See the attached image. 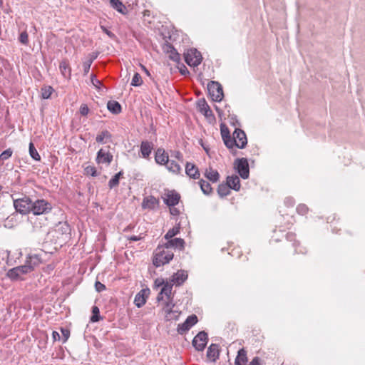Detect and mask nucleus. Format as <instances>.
<instances>
[{
	"label": "nucleus",
	"instance_id": "1",
	"mask_svg": "<svg viewBox=\"0 0 365 365\" xmlns=\"http://www.w3.org/2000/svg\"><path fill=\"white\" fill-rule=\"evenodd\" d=\"M174 257L171 250L164 245H159L155 250L153 264L158 267L170 262Z\"/></svg>",
	"mask_w": 365,
	"mask_h": 365
},
{
	"label": "nucleus",
	"instance_id": "2",
	"mask_svg": "<svg viewBox=\"0 0 365 365\" xmlns=\"http://www.w3.org/2000/svg\"><path fill=\"white\" fill-rule=\"evenodd\" d=\"M14 206L18 212L26 215L31 212L32 200L25 195L21 198L14 200Z\"/></svg>",
	"mask_w": 365,
	"mask_h": 365
},
{
	"label": "nucleus",
	"instance_id": "3",
	"mask_svg": "<svg viewBox=\"0 0 365 365\" xmlns=\"http://www.w3.org/2000/svg\"><path fill=\"white\" fill-rule=\"evenodd\" d=\"M207 90L213 101L220 102L223 97V90L221 84L217 81H211L207 85Z\"/></svg>",
	"mask_w": 365,
	"mask_h": 365
},
{
	"label": "nucleus",
	"instance_id": "4",
	"mask_svg": "<svg viewBox=\"0 0 365 365\" xmlns=\"http://www.w3.org/2000/svg\"><path fill=\"white\" fill-rule=\"evenodd\" d=\"M52 209L51 203L45 200H36L32 201L31 212L35 215H39L49 212Z\"/></svg>",
	"mask_w": 365,
	"mask_h": 365
},
{
	"label": "nucleus",
	"instance_id": "5",
	"mask_svg": "<svg viewBox=\"0 0 365 365\" xmlns=\"http://www.w3.org/2000/svg\"><path fill=\"white\" fill-rule=\"evenodd\" d=\"M185 61L190 66H197L201 63L202 57L196 48H190L184 53Z\"/></svg>",
	"mask_w": 365,
	"mask_h": 365
},
{
	"label": "nucleus",
	"instance_id": "6",
	"mask_svg": "<svg viewBox=\"0 0 365 365\" xmlns=\"http://www.w3.org/2000/svg\"><path fill=\"white\" fill-rule=\"evenodd\" d=\"M30 267L31 266L26 265L25 264L15 267L7 272L6 276L11 280H19L21 279V275L31 272Z\"/></svg>",
	"mask_w": 365,
	"mask_h": 365
},
{
	"label": "nucleus",
	"instance_id": "7",
	"mask_svg": "<svg viewBox=\"0 0 365 365\" xmlns=\"http://www.w3.org/2000/svg\"><path fill=\"white\" fill-rule=\"evenodd\" d=\"M235 169L242 179H247L250 175L248 161L246 158L236 159L235 161Z\"/></svg>",
	"mask_w": 365,
	"mask_h": 365
},
{
	"label": "nucleus",
	"instance_id": "8",
	"mask_svg": "<svg viewBox=\"0 0 365 365\" xmlns=\"http://www.w3.org/2000/svg\"><path fill=\"white\" fill-rule=\"evenodd\" d=\"M207 341V333L205 331H201L194 337L192 344L197 351H202L206 347Z\"/></svg>",
	"mask_w": 365,
	"mask_h": 365
},
{
	"label": "nucleus",
	"instance_id": "9",
	"mask_svg": "<svg viewBox=\"0 0 365 365\" xmlns=\"http://www.w3.org/2000/svg\"><path fill=\"white\" fill-rule=\"evenodd\" d=\"M197 108L208 120H214L215 115L205 98H200L197 102Z\"/></svg>",
	"mask_w": 365,
	"mask_h": 365
},
{
	"label": "nucleus",
	"instance_id": "10",
	"mask_svg": "<svg viewBox=\"0 0 365 365\" xmlns=\"http://www.w3.org/2000/svg\"><path fill=\"white\" fill-rule=\"evenodd\" d=\"M233 137L236 147L240 149L245 148L247 143V139L245 133L242 130L236 128L233 133Z\"/></svg>",
	"mask_w": 365,
	"mask_h": 365
},
{
	"label": "nucleus",
	"instance_id": "11",
	"mask_svg": "<svg viewBox=\"0 0 365 365\" xmlns=\"http://www.w3.org/2000/svg\"><path fill=\"white\" fill-rule=\"evenodd\" d=\"M42 255L43 253L41 252L30 254L28 255L25 264L31 266V272L33 271L36 267L43 262Z\"/></svg>",
	"mask_w": 365,
	"mask_h": 365
},
{
	"label": "nucleus",
	"instance_id": "12",
	"mask_svg": "<svg viewBox=\"0 0 365 365\" xmlns=\"http://www.w3.org/2000/svg\"><path fill=\"white\" fill-rule=\"evenodd\" d=\"M174 304L172 302H165V306L163 307V311L165 313V319L167 321L177 320L180 315L178 311L173 310Z\"/></svg>",
	"mask_w": 365,
	"mask_h": 365
},
{
	"label": "nucleus",
	"instance_id": "13",
	"mask_svg": "<svg viewBox=\"0 0 365 365\" xmlns=\"http://www.w3.org/2000/svg\"><path fill=\"white\" fill-rule=\"evenodd\" d=\"M113 155L109 151H106L101 148L97 153L96 162L99 164H110L113 160Z\"/></svg>",
	"mask_w": 365,
	"mask_h": 365
},
{
	"label": "nucleus",
	"instance_id": "14",
	"mask_svg": "<svg viewBox=\"0 0 365 365\" xmlns=\"http://www.w3.org/2000/svg\"><path fill=\"white\" fill-rule=\"evenodd\" d=\"M153 149V144L152 142L148 140H143L140 143V150L141 155L143 158L148 159Z\"/></svg>",
	"mask_w": 365,
	"mask_h": 365
},
{
	"label": "nucleus",
	"instance_id": "15",
	"mask_svg": "<svg viewBox=\"0 0 365 365\" xmlns=\"http://www.w3.org/2000/svg\"><path fill=\"white\" fill-rule=\"evenodd\" d=\"M180 199V194L173 190L167 194L164 202L168 207H174L178 204Z\"/></svg>",
	"mask_w": 365,
	"mask_h": 365
},
{
	"label": "nucleus",
	"instance_id": "16",
	"mask_svg": "<svg viewBox=\"0 0 365 365\" xmlns=\"http://www.w3.org/2000/svg\"><path fill=\"white\" fill-rule=\"evenodd\" d=\"M187 273L185 270L178 271L172 276L171 282L173 284H175L177 286L182 284L187 279Z\"/></svg>",
	"mask_w": 365,
	"mask_h": 365
},
{
	"label": "nucleus",
	"instance_id": "17",
	"mask_svg": "<svg viewBox=\"0 0 365 365\" xmlns=\"http://www.w3.org/2000/svg\"><path fill=\"white\" fill-rule=\"evenodd\" d=\"M163 50L169 55L170 59L175 62H179L180 60V54L176 49L170 43H165L163 46Z\"/></svg>",
	"mask_w": 365,
	"mask_h": 365
},
{
	"label": "nucleus",
	"instance_id": "18",
	"mask_svg": "<svg viewBox=\"0 0 365 365\" xmlns=\"http://www.w3.org/2000/svg\"><path fill=\"white\" fill-rule=\"evenodd\" d=\"M159 204V200L153 195L144 197L142 202L143 209L154 210Z\"/></svg>",
	"mask_w": 365,
	"mask_h": 365
},
{
	"label": "nucleus",
	"instance_id": "19",
	"mask_svg": "<svg viewBox=\"0 0 365 365\" xmlns=\"http://www.w3.org/2000/svg\"><path fill=\"white\" fill-rule=\"evenodd\" d=\"M169 159L168 153L163 148H159L155 153V160L159 165H165Z\"/></svg>",
	"mask_w": 365,
	"mask_h": 365
},
{
	"label": "nucleus",
	"instance_id": "20",
	"mask_svg": "<svg viewBox=\"0 0 365 365\" xmlns=\"http://www.w3.org/2000/svg\"><path fill=\"white\" fill-rule=\"evenodd\" d=\"M219 345L216 344H210L207 351V357L212 361H215L219 358Z\"/></svg>",
	"mask_w": 365,
	"mask_h": 365
},
{
	"label": "nucleus",
	"instance_id": "21",
	"mask_svg": "<svg viewBox=\"0 0 365 365\" xmlns=\"http://www.w3.org/2000/svg\"><path fill=\"white\" fill-rule=\"evenodd\" d=\"M165 247H168L169 250L173 247L183 250L185 247V241L182 238H174L167 241L163 244Z\"/></svg>",
	"mask_w": 365,
	"mask_h": 365
},
{
	"label": "nucleus",
	"instance_id": "22",
	"mask_svg": "<svg viewBox=\"0 0 365 365\" xmlns=\"http://www.w3.org/2000/svg\"><path fill=\"white\" fill-rule=\"evenodd\" d=\"M185 173L191 178L198 179L200 173L198 168L191 163H187L185 165Z\"/></svg>",
	"mask_w": 365,
	"mask_h": 365
},
{
	"label": "nucleus",
	"instance_id": "23",
	"mask_svg": "<svg viewBox=\"0 0 365 365\" xmlns=\"http://www.w3.org/2000/svg\"><path fill=\"white\" fill-rule=\"evenodd\" d=\"M226 183L230 189L235 191H238L240 189V180L237 175L228 176Z\"/></svg>",
	"mask_w": 365,
	"mask_h": 365
},
{
	"label": "nucleus",
	"instance_id": "24",
	"mask_svg": "<svg viewBox=\"0 0 365 365\" xmlns=\"http://www.w3.org/2000/svg\"><path fill=\"white\" fill-rule=\"evenodd\" d=\"M173 284L166 282L165 285L162 287L161 292L163 293L164 296L166 297V302H173V297H172V290H173Z\"/></svg>",
	"mask_w": 365,
	"mask_h": 365
},
{
	"label": "nucleus",
	"instance_id": "25",
	"mask_svg": "<svg viewBox=\"0 0 365 365\" xmlns=\"http://www.w3.org/2000/svg\"><path fill=\"white\" fill-rule=\"evenodd\" d=\"M107 108L113 114H119L122 110L121 105L115 101H109L107 103Z\"/></svg>",
	"mask_w": 365,
	"mask_h": 365
},
{
	"label": "nucleus",
	"instance_id": "26",
	"mask_svg": "<svg viewBox=\"0 0 365 365\" xmlns=\"http://www.w3.org/2000/svg\"><path fill=\"white\" fill-rule=\"evenodd\" d=\"M247 361V351L244 349L238 351L237 356L235 359V365H245Z\"/></svg>",
	"mask_w": 365,
	"mask_h": 365
},
{
	"label": "nucleus",
	"instance_id": "27",
	"mask_svg": "<svg viewBox=\"0 0 365 365\" xmlns=\"http://www.w3.org/2000/svg\"><path fill=\"white\" fill-rule=\"evenodd\" d=\"M109 1L112 8L122 14H126L127 9L120 0H109Z\"/></svg>",
	"mask_w": 365,
	"mask_h": 365
},
{
	"label": "nucleus",
	"instance_id": "28",
	"mask_svg": "<svg viewBox=\"0 0 365 365\" xmlns=\"http://www.w3.org/2000/svg\"><path fill=\"white\" fill-rule=\"evenodd\" d=\"M167 169L175 174H180L181 172L180 165L173 160H169L168 163H165Z\"/></svg>",
	"mask_w": 365,
	"mask_h": 365
},
{
	"label": "nucleus",
	"instance_id": "29",
	"mask_svg": "<svg viewBox=\"0 0 365 365\" xmlns=\"http://www.w3.org/2000/svg\"><path fill=\"white\" fill-rule=\"evenodd\" d=\"M205 176L212 182H217L220 178L219 173L217 170L212 169L211 168L206 170Z\"/></svg>",
	"mask_w": 365,
	"mask_h": 365
},
{
	"label": "nucleus",
	"instance_id": "30",
	"mask_svg": "<svg viewBox=\"0 0 365 365\" xmlns=\"http://www.w3.org/2000/svg\"><path fill=\"white\" fill-rule=\"evenodd\" d=\"M60 71L64 77H70L71 69L67 60H63L59 65Z\"/></svg>",
	"mask_w": 365,
	"mask_h": 365
},
{
	"label": "nucleus",
	"instance_id": "31",
	"mask_svg": "<svg viewBox=\"0 0 365 365\" xmlns=\"http://www.w3.org/2000/svg\"><path fill=\"white\" fill-rule=\"evenodd\" d=\"M112 138V135L109 131L105 130L98 133L96 138V140L98 143H106L108 140Z\"/></svg>",
	"mask_w": 365,
	"mask_h": 365
},
{
	"label": "nucleus",
	"instance_id": "32",
	"mask_svg": "<svg viewBox=\"0 0 365 365\" xmlns=\"http://www.w3.org/2000/svg\"><path fill=\"white\" fill-rule=\"evenodd\" d=\"M180 224L178 223L176 226L173 227V228L170 229L165 235L164 236V238L168 241L171 240L173 237L177 235L180 232Z\"/></svg>",
	"mask_w": 365,
	"mask_h": 365
},
{
	"label": "nucleus",
	"instance_id": "33",
	"mask_svg": "<svg viewBox=\"0 0 365 365\" xmlns=\"http://www.w3.org/2000/svg\"><path fill=\"white\" fill-rule=\"evenodd\" d=\"M230 192V188L227 183H221L219 185L217 188V193L221 197L228 195Z\"/></svg>",
	"mask_w": 365,
	"mask_h": 365
},
{
	"label": "nucleus",
	"instance_id": "34",
	"mask_svg": "<svg viewBox=\"0 0 365 365\" xmlns=\"http://www.w3.org/2000/svg\"><path fill=\"white\" fill-rule=\"evenodd\" d=\"M198 183L200 185L202 192L205 195H210L212 192V189L210 182L204 180H200Z\"/></svg>",
	"mask_w": 365,
	"mask_h": 365
},
{
	"label": "nucleus",
	"instance_id": "35",
	"mask_svg": "<svg viewBox=\"0 0 365 365\" xmlns=\"http://www.w3.org/2000/svg\"><path fill=\"white\" fill-rule=\"evenodd\" d=\"M29 150L30 156L36 161L41 160V156L38 154L37 150L36 149L34 143L31 142L29 145Z\"/></svg>",
	"mask_w": 365,
	"mask_h": 365
},
{
	"label": "nucleus",
	"instance_id": "36",
	"mask_svg": "<svg viewBox=\"0 0 365 365\" xmlns=\"http://www.w3.org/2000/svg\"><path fill=\"white\" fill-rule=\"evenodd\" d=\"M102 317L100 315V310L97 306H93L92 307V316L91 317L90 321L91 322H98Z\"/></svg>",
	"mask_w": 365,
	"mask_h": 365
},
{
	"label": "nucleus",
	"instance_id": "37",
	"mask_svg": "<svg viewBox=\"0 0 365 365\" xmlns=\"http://www.w3.org/2000/svg\"><path fill=\"white\" fill-rule=\"evenodd\" d=\"M146 302V300L143 294L138 293L134 299V303L138 308L143 307Z\"/></svg>",
	"mask_w": 365,
	"mask_h": 365
},
{
	"label": "nucleus",
	"instance_id": "38",
	"mask_svg": "<svg viewBox=\"0 0 365 365\" xmlns=\"http://www.w3.org/2000/svg\"><path fill=\"white\" fill-rule=\"evenodd\" d=\"M53 89L51 86H45L41 88V96L43 99H48L52 94Z\"/></svg>",
	"mask_w": 365,
	"mask_h": 365
},
{
	"label": "nucleus",
	"instance_id": "39",
	"mask_svg": "<svg viewBox=\"0 0 365 365\" xmlns=\"http://www.w3.org/2000/svg\"><path fill=\"white\" fill-rule=\"evenodd\" d=\"M143 83V80L140 75L138 73H135L132 78L131 86H140Z\"/></svg>",
	"mask_w": 365,
	"mask_h": 365
},
{
	"label": "nucleus",
	"instance_id": "40",
	"mask_svg": "<svg viewBox=\"0 0 365 365\" xmlns=\"http://www.w3.org/2000/svg\"><path fill=\"white\" fill-rule=\"evenodd\" d=\"M185 322H186V324H188V325L191 328L192 326L197 323L198 319L195 314H192L188 316Z\"/></svg>",
	"mask_w": 365,
	"mask_h": 365
},
{
	"label": "nucleus",
	"instance_id": "41",
	"mask_svg": "<svg viewBox=\"0 0 365 365\" xmlns=\"http://www.w3.org/2000/svg\"><path fill=\"white\" fill-rule=\"evenodd\" d=\"M85 174L93 177L97 176V170L95 167L88 165L84 169Z\"/></svg>",
	"mask_w": 365,
	"mask_h": 365
},
{
	"label": "nucleus",
	"instance_id": "42",
	"mask_svg": "<svg viewBox=\"0 0 365 365\" xmlns=\"http://www.w3.org/2000/svg\"><path fill=\"white\" fill-rule=\"evenodd\" d=\"M19 41L24 45L29 43V35L26 31H22L19 37Z\"/></svg>",
	"mask_w": 365,
	"mask_h": 365
},
{
	"label": "nucleus",
	"instance_id": "43",
	"mask_svg": "<svg viewBox=\"0 0 365 365\" xmlns=\"http://www.w3.org/2000/svg\"><path fill=\"white\" fill-rule=\"evenodd\" d=\"M220 130H221V135H222V140L224 138H228V137L231 136L230 133V130L225 125L221 124Z\"/></svg>",
	"mask_w": 365,
	"mask_h": 365
},
{
	"label": "nucleus",
	"instance_id": "44",
	"mask_svg": "<svg viewBox=\"0 0 365 365\" xmlns=\"http://www.w3.org/2000/svg\"><path fill=\"white\" fill-rule=\"evenodd\" d=\"M190 329L188 324H186V322H184L182 324H178V332L180 334H182L184 332L188 331Z\"/></svg>",
	"mask_w": 365,
	"mask_h": 365
},
{
	"label": "nucleus",
	"instance_id": "45",
	"mask_svg": "<svg viewBox=\"0 0 365 365\" xmlns=\"http://www.w3.org/2000/svg\"><path fill=\"white\" fill-rule=\"evenodd\" d=\"M12 153L11 148L6 149L0 154V160L4 161L9 159L11 156Z\"/></svg>",
	"mask_w": 365,
	"mask_h": 365
},
{
	"label": "nucleus",
	"instance_id": "46",
	"mask_svg": "<svg viewBox=\"0 0 365 365\" xmlns=\"http://www.w3.org/2000/svg\"><path fill=\"white\" fill-rule=\"evenodd\" d=\"M223 141L227 148H232L234 146H235L234 137L232 138L230 136L228 137V138H224Z\"/></svg>",
	"mask_w": 365,
	"mask_h": 365
},
{
	"label": "nucleus",
	"instance_id": "47",
	"mask_svg": "<svg viewBox=\"0 0 365 365\" xmlns=\"http://www.w3.org/2000/svg\"><path fill=\"white\" fill-rule=\"evenodd\" d=\"M58 226V229L61 230L62 233L66 234V233H68L71 230L70 226L67 222H63V223L60 222Z\"/></svg>",
	"mask_w": 365,
	"mask_h": 365
},
{
	"label": "nucleus",
	"instance_id": "48",
	"mask_svg": "<svg viewBox=\"0 0 365 365\" xmlns=\"http://www.w3.org/2000/svg\"><path fill=\"white\" fill-rule=\"evenodd\" d=\"M286 238L288 241L289 242H293V246L294 247H296L297 245L299 244V242L297 241H296V235L295 234L292 233V232H289L286 235Z\"/></svg>",
	"mask_w": 365,
	"mask_h": 365
},
{
	"label": "nucleus",
	"instance_id": "49",
	"mask_svg": "<svg viewBox=\"0 0 365 365\" xmlns=\"http://www.w3.org/2000/svg\"><path fill=\"white\" fill-rule=\"evenodd\" d=\"M119 184V179L115 177V176H113L108 182V186L110 189L118 186Z\"/></svg>",
	"mask_w": 365,
	"mask_h": 365
},
{
	"label": "nucleus",
	"instance_id": "50",
	"mask_svg": "<svg viewBox=\"0 0 365 365\" xmlns=\"http://www.w3.org/2000/svg\"><path fill=\"white\" fill-rule=\"evenodd\" d=\"M92 63H93L91 62V61H88V60H86L85 62H83V68L84 75H87L88 74V73L90 71V68H91V66L92 65Z\"/></svg>",
	"mask_w": 365,
	"mask_h": 365
},
{
	"label": "nucleus",
	"instance_id": "51",
	"mask_svg": "<svg viewBox=\"0 0 365 365\" xmlns=\"http://www.w3.org/2000/svg\"><path fill=\"white\" fill-rule=\"evenodd\" d=\"M95 288L98 292H101L106 289V286L101 282L96 281L95 283Z\"/></svg>",
	"mask_w": 365,
	"mask_h": 365
},
{
	"label": "nucleus",
	"instance_id": "52",
	"mask_svg": "<svg viewBox=\"0 0 365 365\" xmlns=\"http://www.w3.org/2000/svg\"><path fill=\"white\" fill-rule=\"evenodd\" d=\"M91 79L92 84L96 88H99V86L101 85V82L96 78V75L92 74L91 76Z\"/></svg>",
	"mask_w": 365,
	"mask_h": 365
},
{
	"label": "nucleus",
	"instance_id": "53",
	"mask_svg": "<svg viewBox=\"0 0 365 365\" xmlns=\"http://www.w3.org/2000/svg\"><path fill=\"white\" fill-rule=\"evenodd\" d=\"M297 212L301 215H304L307 210L308 208L305 205H299L297 208Z\"/></svg>",
	"mask_w": 365,
	"mask_h": 365
},
{
	"label": "nucleus",
	"instance_id": "54",
	"mask_svg": "<svg viewBox=\"0 0 365 365\" xmlns=\"http://www.w3.org/2000/svg\"><path fill=\"white\" fill-rule=\"evenodd\" d=\"M89 109L87 105L82 104L80 107V113L82 115H86L88 113Z\"/></svg>",
	"mask_w": 365,
	"mask_h": 365
},
{
	"label": "nucleus",
	"instance_id": "55",
	"mask_svg": "<svg viewBox=\"0 0 365 365\" xmlns=\"http://www.w3.org/2000/svg\"><path fill=\"white\" fill-rule=\"evenodd\" d=\"M61 331L62 335L63 336V342H66L68 340V339L69 338L70 331H69V330L64 329V328H61Z\"/></svg>",
	"mask_w": 365,
	"mask_h": 365
},
{
	"label": "nucleus",
	"instance_id": "56",
	"mask_svg": "<svg viewBox=\"0 0 365 365\" xmlns=\"http://www.w3.org/2000/svg\"><path fill=\"white\" fill-rule=\"evenodd\" d=\"M166 282L164 281L163 279H161V278H158L155 280V286L156 287H161V286H164Z\"/></svg>",
	"mask_w": 365,
	"mask_h": 365
},
{
	"label": "nucleus",
	"instance_id": "57",
	"mask_svg": "<svg viewBox=\"0 0 365 365\" xmlns=\"http://www.w3.org/2000/svg\"><path fill=\"white\" fill-rule=\"evenodd\" d=\"M98 52H93L92 53L89 54V58L88 61H91V62H93L94 60H96L98 58Z\"/></svg>",
	"mask_w": 365,
	"mask_h": 365
},
{
	"label": "nucleus",
	"instance_id": "58",
	"mask_svg": "<svg viewBox=\"0 0 365 365\" xmlns=\"http://www.w3.org/2000/svg\"><path fill=\"white\" fill-rule=\"evenodd\" d=\"M250 365H261L259 358L257 356L254 357L253 359L251 361Z\"/></svg>",
	"mask_w": 365,
	"mask_h": 365
},
{
	"label": "nucleus",
	"instance_id": "59",
	"mask_svg": "<svg viewBox=\"0 0 365 365\" xmlns=\"http://www.w3.org/2000/svg\"><path fill=\"white\" fill-rule=\"evenodd\" d=\"M174 157L178 159V160L182 162L183 160V156L182 154L180 151H175Z\"/></svg>",
	"mask_w": 365,
	"mask_h": 365
},
{
	"label": "nucleus",
	"instance_id": "60",
	"mask_svg": "<svg viewBox=\"0 0 365 365\" xmlns=\"http://www.w3.org/2000/svg\"><path fill=\"white\" fill-rule=\"evenodd\" d=\"M52 336L54 341H58L61 339L60 334L56 331H53Z\"/></svg>",
	"mask_w": 365,
	"mask_h": 365
},
{
	"label": "nucleus",
	"instance_id": "61",
	"mask_svg": "<svg viewBox=\"0 0 365 365\" xmlns=\"http://www.w3.org/2000/svg\"><path fill=\"white\" fill-rule=\"evenodd\" d=\"M101 28H102V30L103 31V32L106 33L108 36H110V37L115 36V35L111 31L108 30L106 28H105L103 26H101Z\"/></svg>",
	"mask_w": 365,
	"mask_h": 365
},
{
	"label": "nucleus",
	"instance_id": "62",
	"mask_svg": "<svg viewBox=\"0 0 365 365\" xmlns=\"http://www.w3.org/2000/svg\"><path fill=\"white\" fill-rule=\"evenodd\" d=\"M141 239H142V237L140 236H135V235H133V236H130V237H128V240L130 241H133V242L138 241Z\"/></svg>",
	"mask_w": 365,
	"mask_h": 365
},
{
	"label": "nucleus",
	"instance_id": "63",
	"mask_svg": "<svg viewBox=\"0 0 365 365\" xmlns=\"http://www.w3.org/2000/svg\"><path fill=\"white\" fill-rule=\"evenodd\" d=\"M163 298H164V294H163V293H162V292L160 291V292H159V294H158V297H157V301H158V302L163 301Z\"/></svg>",
	"mask_w": 365,
	"mask_h": 365
},
{
	"label": "nucleus",
	"instance_id": "64",
	"mask_svg": "<svg viewBox=\"0 0 365 365\" xmlns=\"http://www.w3.org/2000/svg\"><path fill=\"white\" fill-rule=\"evenodd\" d=\"M170 213L174 215H177L179 214V210L176 208L170 209Z\"/></svg>",
	"mask_w": 365,
	"mask_h": 365
}]
</instances>
